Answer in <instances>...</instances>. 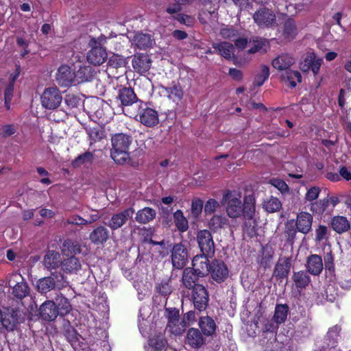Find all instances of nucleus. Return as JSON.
<instances>
[{"label": "nucleus", "mask_w": 351, "mask_h": 351, "mask_svg": "<svg viewBox=\"0 0 351 351\" xmlns=\"http://www.w3.org/2000/svg\"><path fill=\"white\" fill-rule=\"evenodd\" d=\"M223 201L226 204V212L230 218L239 217L242 214L246 219L253 218L255 213V200L253 197H246L243 204L240 192L228 191L223 195Z\"/></svg>", "instance_id": "nucleus-1"}, {"label": "nucleus", "mask_w": 351, "mask_h": 351, "mask_svg": "<svg viewBox=\"0 0 351 351\" xmlns=\"http://www.w3.org/2000/svg\"><path fill=\"white\" fill-rule=\"evenodd\" d=\"M132 138L123 133H117L111 137L110 156L118 164L128 162L130 160L129 152Z\"/></svg>", "instance_id": "nucleus-2"}, {"label": "nucleus", "mask_w": 351, "mask_h": 351, "mask_svg": "<svg viewBox=\"0 0 351 351\" xmlns=\"http://www.w3.org/2000/svg\"><path fill=\"white\" fill-rule=\"evenodd\" d=\"M7 283L12 289V294L19 299H23L29 294V287L23 277L18 272H14L7 277Z\"/></svg>", "instance_id": "nucleus-3"}, {"label": "nucleus", "mask_w": 351, "mask_h": 351, "mask_svg": "<svg viewBox=\"0 0 351 351\" xmlns=\"http://www.w3.org/2000/svg\"><path fill=\"white\" fill-rule=\"evenodd\" d=\"M62 101V96L57 87H49L45 88L40 96V101L43 107L49 110L58 108Z\"/></svg>", "instance_id": "nucleus-4"}, {"label": "nucleus", "mask_w": 351, "mask_h": 351, "mask_svg": "<svg viewBox=\"0 0 351 351\" xmlns=\"http://www.w3.org/2000/svg\"><path fill=\"white\" fill-rule=\"evenodd\" d=\"M197 242L202 253L208 256L215 254V243L210 232L201 230L197 233Z\"/></svg>", "instance_id": "nucleus-5"}, {"label": "nucleus", "mask_w": 351, "mask_h": 351, "mask_svg": "<svg viewBox=\"0 0 351 351\" xmlns=\"http://www.w3.org/2000/svg\"><path fill=\"white\" fill-rule=\"evenodd\" d=\"M138 121L147 127H154L159 123L158 112L147 104H141L138 112Z\"/></svg>", "instance_id": "nucleus-6"}, {"label": "nucleus", "mask_w": 351, "mask_h": 351, "mask_svg": "<svg viewBox=\"0 0 351 351\" xmlns=\"http://www.w3.org/2000/svg\"><path fill=\"white\" fill-rule=\"evenodd\" d=\"M253 19L260 27H269L276 23V14L267 8H261L253 14Z\"/></svg>", "instance_id": "nucleus-7"}, {"label": "nucleus", "mask_w": 351, "mask_h": 351, "mask_svg": "<svg viewBox=\"0 0 351 351\" xmlns=\"http://www.w3.org/2000/svg\"><path fill=\"white\" fill-rule=\"evenodd\" d=\"M56 80L60 86L69 87L76 82L75 73L69 66L61 65L56 73Z\"/></svg>", "instance_id": "nucleus-8"}, {"label": "nucleus", "mask_w": 351, "mask_h": 351, "mask_svg": "<svg viewBox=\"0 0 351 351\" xmlns=\"http://www.w3.org/2000/svg\"><path fill=\"white\" fill-rule=\"evenodd\" d=\"M134 213L132 208H128L118 213L112 215L106 225L112 230H115L122 227L126 222L130 219Z\"/></svg>", "instance_id": "nucleus-9"}, {"label": "nucleus", "mask_w": 351, "mask_h": 351, "mask_svg": "<svg viewBox=\"0 0 351 351\" xmlns=\"http://www.w3.org/2000/svg\"><path fill=\"white\" fill-rule=\"evenodd\" d=\"M192 298L196 309L199 311L206 309L208 302V294L204 286L201 285H195L193 289Z\"/></svg>", "instance_id": "nucleus-10"}, {"label": "nucleus", "mask_w": 351, "mask_h": 351, "mask_svg": "<svg viewBox=\"0 0 351 351\" xmlns=\"http://www.w3.org/2000/svg\"><path fill=\"white\" fill-rule=\"evenodd\" d=\"M213 256L204 254L196 255L192 261L193 267H191L202 277L209 274L210 265L209 264L208 258Z\"/></svg>", "instance_id": "nucleus-11"}, {"label": "nucleus", "mask_w": 351, "mask_h": 351, "mask_svg": "<svg viewBox=\"0 0 351 351\" xmlns=\"http://www.w3.org/2000/svg\"><path fill=\"white\" fill-rule=\"evenodd\" d=\"M187 252L182 243L176 244L171 251V261L173 266L180 269L184 266L187 261Z\"/></svg>", "instance_id": "nucleus-12"}, {"label": "nucleus", "mask_w": 351, "mask_h": 351, "mask_svg": "<svg viewBox=\"0 0 351 351\" xmlns=\"http://www.w3.org/2000/svg\"><path fill=\"white\" fill-rule=\"evenodd\" d=\"M209 274L214 280L221 282L228 277V269L223 262L215 260L210 265Z\"/></svg>", "instance_id": "nucleus-13"}, {"label": "nucleus", "mask_w": 351, "mask_h": 351, "mask_svg": "<svg viewBox=\"0 0 351 351\" xmlns=\"http://www.w3.org/2000/svg\"><path fill=\"white\" fill-rule=\"evenodd\" d=\"M152 60L147 54L138 53L132 59L134 69L140 74L147 73L151 68Z\"/></svg>", "instance_id": "nucleus-14"}, {"label": "nucleus", "mask_w": 351, "mask_h": 351, "mask_svg": "<svg viewBox=\"0 0 351 351\" xmlns=\"http://www.w3.org/2000/svg\"><path fill=\"white\" fill-rule=\"evenodd\" d=\"M313 222L312 215L307 212H300L296 218L295 226L297 230L303 234H307L311 230Z\"/></svg>", "instance_id": "nucleus-15"}, {"label": "nucleus", "mask_w": 351, "mask_h": 351, "mask_svg": "<svg viewBox=\"0 0 351 351\" xmlns=\"http://www.w3.org/2000/svg\"><path fill=\"white\" fill-rule=\"evenodd\" d=\"M132 44L140 49L151 47L154 43L152 36L148 33L137 32L131 38Z\"/></svg>", "instance_id": "nucleus-16"}, {"label": "nucleus", "mask_w": 351, "mask_h": 351, "mask_svg": "<svg viewBox=\"0 0 351 351\" xmlns=\"http://www.w3.org/2000/svg\"><path fill=\"white\" fill-rule=\"evenodd\" d=\"M40 313L42 318L47 321L53 320L60 315L56 303L51 300L45 302L40 306Z\"/></svg>", "instance_id": "nucleus-17"}, {"label": "nucleus", "mask_w": 351, "mask_h": 351, "mask_svg": "<svg viewBox=\"0 0 351 351\" xmlns=\"http://www.w3.org/2000/svg\"><path fill=\"white\" fill-rule=\"evenodd\" d=\"M107 59L106 49L101 47H93L87 54V60L92 64L100 65Z\"/></svg>", "instance_id": "nucleus-18"}, {"label": "nucleus", "mask_w": 351, "mask_h": 351, "mask_svg": "<svg viewBox=\"0 0 351 351\" xmlns=\"http://www.w3.org/2000/svg\"><path fill=\"white\" fill-rule=\"evenodd\" d=\"M291 262L289 258L286 257L280 258L275 266L274 276L282 280L288 276L290 271Z\"/></svg>", "instance_id": "nucleus-19"}, {"label": "nucleus", "mask_w": 351, "mask_h": 351, "mask_svg": "<svg viewBox=\"0 0 351 351\" xmlns=\"http://www.w3.org/2000/svg\"><path fill=\"white\" fill-rule=\"evenodd\" d=\"M308 271L314 276L319 275L323 269V261L321 256L317 254L310 255L306 264Z\"/></svg>", "instance_id": "nucleus-20"}, {"label": "nucleus", "mask_w": 351, "mask_h": 351, "mask_svg": "<svg viewBox=\"0 0 351 351\" xmlns=\"http://www.w3.org/2000/svg\"><path fill=\"white\" fill-rule=\"evenodd\" d=\"M109 238L108 230L103 226H97L89 234V239L95 245L103 244Z\"/></svg>", "instance_id": "nucleus-21"}, {"label": "nucleus", "mask_w": 351, "mask_h": 351, "mask_svg": "<svg viewBox=\"0 0 351 351\" xmlns=\"http://www.w3.org/2000/svg\"><path fill=\"white\" fill-rule=\"evenodd\" d=\"M294 62V58L289 54L284 53L274 58L271 62V64L277 70L287 71Z\"/></svg>", "instance_id": "nucleus-22"}, {"label": "nucleus", "mask_w": 351, "mask_h": 351, "mask_svg": "<svg viewBox=\"0 0 351 351\" xmlns=\"http://www.w3.org/2000/svg\"><path fill=\"white\" fill-rule=\"evenodd\" d=\"M167 341L162 334L154 335L150 338L145 348L146 351H164Z\"/></svg>", "instance_id": "nucleus-23"}, {"label": "nucleus", "mask_w": 351, "mask_h": 351, "mask_svg": "<svg viewBox=\"0 0 351 351\" xmlns=\"http://www.w3.org/2000/svg\"><path fill=\"white\" fill-rule=\"evenodd\" d=\"M304 62L305 64L303 66V69L304 71L311 69L316 75L318 73L319 68L323 63V59L311 53L306 56Z\"/></svg>", "instance_id": "nucleus-24"}, {"label": "nucleus", "mask_w": 351, "mask_h": 351, "mask_svg": "<svg viewBox=\"0 0 351 351\" xmlns=\"http://www.w3.org/2000/svg\"><path fill=\"white\" fill-rule=\"evenodd\" d=\"M186 341L191 347L198 348L204 344V339L198 329L192 328L187 332Z\"/></svg>", "instance_id": "nucleus-25"}, {"label": "nucleus", "mask_w": 351, "mask_h": 351, "mask_svg": "<svg viewBox=\"0 0 351 351\" xmlns=\"http://www.w3.org/2000/svg\"><path fill=\"white\" fill-rule=\"evenodd\" d=\"M199 277L202 276L191 267L185 268L182 274V283L187 289H194V287L197 285L196 282Z\"/></svg>", "instance_id": "nucleus-26"}, {"label": "nucleus", "mask_w": 351, "mask_h": 351, "mask_svg": "<svg viewBox=\"0 0 351 351\" xmlns=\"http://www.w3.org/2000/svg\"><path fill=\"white\" fill-rule=\"evenodd\" d=\"M95 71L92 66L88 65L80 66L76 73L75 80L77 83L88 82L95 76Z\"/></svg>", "instance_id": "nucleus-27"}, {"label": "nucleus", "mask_w": 351, "mask_h": 351, "mask_svg": "<svg viewBox=\"0 0 351 351\" xmlns=\"http://www.w3.org/2000/svg\"><path fill=\"white\" fill-rule=\"evenodd\" d=\"M213 47L224 58L230 60L234 58V47L232 44L228 42L213 43Z\"/></svg>", "instance_id": "nucleus-28"}, {"label": "nucleus", "mask_w": 351, "mask_h": 351, "mask_svg": "<svg viewBox=\"0 0 351 351\" xmlns=\"http://www.w3.org/2000/svg\"><path fill=\"white\" fill-rule=\"evenodd\" d=\"M118 98L123 106L132 105L137 99L133 89L128 87H123L119 89Z\"/></svg>", "instance_id": "nucleus-29"}, {"label": "nucleus", "mask_w": 351, "mask_h": 351, "mask_svg": "<svg viewBox=\"0 0 351 351\" xmlns=\"http://www.w3.org/2000/svg\"><path fill=\"white\" fill-rule=\"evenodd\" d=\"M331 226L332 229L339 234L348 231L350 228V221L344 216L334 217L331 221Z\"/></svg>", "instance_id": "nucleus-30"}, {"label": "nucleus", "mask_w": 351, "mask_h": 351, "mask_svg": "<svg viewBox=\"0 0 351 351\" xmlns=\"http://www.w3.org/2000/svg\"><path fill=\"white\" fill-rule=\"evenodd\" d=\"M162 93L173 101H179L183 97V91L179 84H173L169 87H162Z\"/></svg>", "instance_id": "nucleus-31"}, {"label": "nucleus", "mask_w": 351, "mask_h": 351, "mask_svg": "<svg viewBox=\"0 0 351 351\" xmlns=\"http://www.w3.org/2000/svg\"><path fill=\"white\" fill-rule=\"evenodd\" d=\"M61 267L62 269L66 273H74L81 269V263L77 258L71 256L61 262Z\"/></svg>", "instance_id": "nucleus-32"}, {"label": "nucleus", "mask_w": 351, "mask_h": 351, "mask_svg": "<svg viewBox=\"0 0 351 351\" xmlns=\"http://www.w3.org/2000/svg\"><path fill=\"white\" fill-rule=\"evenodd\" d=\"M60 254L54 250L48 251L43 259V263L48 269H56L60 265Z\"/></svg>", "instance_id": "nucleus-33"}, {"label": "nucleus", "mask_w": 351, "mask_h": 351, "mask_svg": "<svg viewBox=\"0 0 351 351\" xmlns=\"http://www.w3.org/2000/svg\"><path fill=\"white\" fill-rule=\"evenodd\" d=\"M199 326L205 335H212L216 329V325L214 320L208 317H201L199 322Z\"/></svg>", "instance_id": "nucleus-34"}, {"label": "nucleus", "mask_w": 351, "mask_h": 351, "mask_svg": "<svg viewBox=\"0 0 351 351\" xmlns=\"http://www.w3.org/2000/svg\"><path fill=\"white\" fill-rule=\"evenodd\" d=\"M156 216V211L149 208L145 207L138 210L136 215V220L141 223H146L153 220Z\"/></svg>", "instance_id": "nucleus-35"}, {"label": "nucleus", "mask_w": 351, "mask_h": 351, "mask_svg": "<svg viewBox=\"0 0 351 351\" xmlns=\"http://www.w3.org/2000/svg\"><path fill=\"white\" fill-rule=\"evenodd\" d=\"M282 80L289 84L291 87H295L297 83L302 80V75L298 71L287 70L282 75Z\"/></svg>", "instance_id": "nucleus-36"}, {"label": "nucleus", "mask_w": 351, "mask_h": 351, "mask_svg": "<svg viewBox=\"0 0 351 351\" xmlns=\"http://www.w3.org/2000/svg\"><path fill=\"white\" fill-rule=\"evenodd\" d=\"M62 252L65 256H72L81 252L80 245L71 240H65L62 245Z\"/></svg>", "instance_id": "nucleus-37"}, {"label": "nucleus", "mask_w": 351, "mask_h": 351, "mask_svg": "<svg viewBox=\"0 0 351 351\" xmlns=\"http://www.w3.org/2000/svg\"><path fill=\"white\" fill-rule=\"evenodd\" d=\"M298 34V29L295 21L288 19L284 23L283 35L288 40H293Z\"/></svg>", "instance_id": "nucleus-38"}, {"label": "nucleus", "mask_w": 351, "mask_h": 351, "mask_svg": "<svg viewBox=\"0 0 351 351\" xmlns=\"http://www.w3.org/2000/svg\"><path fill=\"white\" fill-rule=\"evenodd\" d=\"M36 286L39 292L47 293L55 288L56 285L54 278L49 276L38 280Z\"/></svg>", "instance_id": "nucleus-39"}, {"label": "nucleus", "mask_w": 351, "mask_h": 351, "mask_svg": "<svg viewBox=\"0 0 351 351\" xmlns=\"http://www.w3.org/2000/svg\"><path fill=\"white\" fill-rule=\"evenodd\" d=\"M289 306L287 304H277L275 308L274 320L278 324L284 323L287 320Z\"/></svg>", "instance_id": "nucleus-40"}, {"label": "nucleus", "mask_w": 351, "mask_h": 351, "mask_svg": "<svg viewBox=\"0 0 351 351\" xmlns=\"http://www.w3.org/2000/svg\"><path fill=\"white\" fill-rule=\"evenodd\" d=\"M54 302L60 315H64L70 313L71 305L67 298L62 295H58Z\"/></svg>", "instance_id": "nucleus-41"}, {"label": "nucleus", "mask_w": 351, "mask_h": 351, "mask_svg": "<svg viewBox=\"0 0 351 351\" xmlns=\"http://www.w3.org/2000/svg\"><path fill=\"white\" fill-rule=\"evenodd\" d=\"M293 280L295 286L300 289H304L310 282L309 276L304 271L295 272L293 275Z\"/></svg>", "instance_id": "nucleus-42"}, {"label": "nucleus", "mask_w": 351, "mask_h": 351, "mask_svg": "<svg viewBox=\"0 0 351 351\" xmlns=\"http://www.w3.org/2000/svg\"><path fill=\"white\" fill-rule=\"evenodd\" d=\"M263 208L268 213L278 212L282 208V203L279 199L271 196L264 201Z\"/></svg>", "instance_id": "nucleus-43"}, {"label": "nucleus", "mask_w": 351, "mask_h": 351, "mask_svg": "<svg viewBox=\"0 0 351 351\" xmlns=\"http://www.w3.org/2000/svg\"><path fill=\"white\" fill-rule=\"evenodd\" d=\"M93 160V154L90 152H86L78 156L74 160H73L71 165L74 168H78L83 165L91 164Z\"/></svg>", "instance_id": "nucleus-44"}, {"label": "nucleus", "mask_w": 351, "mask_h": 351, "mask_svg": "<svg viewBox=\"0 0 351 351\" xmlns=\"http://www.w3.org/2000/svg\"><path fill=\"white\" fill-rule=\"evenodd\" d=\"M268 45L266 39L262 38H254L250 40V48L248 49L249 53H255L264 49V47Z\"/></svg>", "instance_id": "nucleus-45"}, {"label": "nucleus", "mask_w": 351, "mask_h": 351, "mask_svg": "<svg viewBox=\"0 0 351 351\" xmlns=\"http://www.w3.org/2000/svg\"><path fill=\"white\" fill-rule=\"evenodd\" d=\"M173 218L175 224L180 231L184 232L188 229V221L180 210H178L174 213Z\"/></svg>", "instance_id": "nucleus-46"}, {"label": "nucleus", "mask_w": 351, "mask_h": 351, "mask_svg": "<svg viewBox=\"0 0 351 351\" xmlns=\"http://www.w3.org/2000/svg\"><path fill=\"white\" fill-rule=\"evenodd\" d=\"M228 219L221 215H214L209 221V226L215 231L224 228L228 225Z\"/></svg>", "instance_id": "nucleus-47"}, {"label": "nucleus", "mask_w": 351, "mask_h": 351, "mask_svg": "<svg viewBox=\"0 0 351 351\" xmlns=\"http://www.w3.org/2000/svg\"><path fill=\"white\" fill-rule=\"evenodd\" d=\"M220 36L224 39H234L239 36L238 31L232 26L223 25L219 31Z\"/></svg>", "instance_id": "nucleus-48"}, {"label": "nucleus", "mask_w": 351, "mask_h": 351, "mask_svg": "<svg viewBox=\"0 0 351 351\" xmlns=\"http://www.w3.org/2000/svg\"><path fill=\"white\" fill-rule=\"evenodd\" d=\"M269 75V69L266 65H263L261 67V73H258L254 80V84L257 86H262Z\"/></svg>", "instance_id": "nucleus-49"}, {"label": "nucleus", "mask_w": 351, "mask_h": 351, "mask_svg": "<svg viewBox=\"0 0 351 351\" xmlns=\"http://www.w3.org/2000/svg\"><path fill=\"white\" fill-rule=\"evenodd\" d=\"M126 64V58L118 54H113L108 60L109 66L112 68L124 67Z\"/></svg>", "instance_id": "nucleus-50"}, {"label": "nucleus", "mask_w": 351, "mask_h": 351, "mask_svg": "<svg viewBox=\"0 0 351 351\" xmlns=\"http://www.w3.org/2000/svg\"><path fill=\"white\" fill-rule=\"evenodd\" d=\"M16 322V319L10 313H2V319H1V326H3L7 330H12Z\"/></svg>", "instance_id": "nucleus-51"}, {"label": "nucleus", "mask_w": 351, "mask_h": 351, "mask_svg": "<svg viewBox=\"0 0 351 351\" xmlns=\"http://www.w3.org/2000/svg\"><path fill=\"white\" fill-rule=\"evenodd\" d=\"M167 317L169 319L168 326L170 328L171 332L173 333H179L180 332L177 331V330H173V326H176V323L179 322L178 312L175 309L169 311Z\"/></svg>", "instance_id": "nucleus-52"}, {"label": "nucleus", "mask_w": 351, "mask_h": 351, "mask_svg": "<svg viewBox=\"0 0 351 351\" xmlns=\"http://www.w3.org/2000/svg\"><path fill=\"white\" fill-rule=\"evenodd\" d=\"M87 132L93 142L100 141L104 138V132L99 128H90L87 130Z\"/></svg>", "instance_id": "nucleus-53"}, {"label": "nucleus", "mask_w": 351, "mask_h": 351, "mask_svg": "<svg viewBox=\"0 0 351 351\" xmlns=\"http://www.w3.org/2000/svg\"><path fill=\"white\" fill-rule=\"evenodd\" d=\"M204 206L203 201L199 199L193 200L191 204V213L194 217H197L202 213Z\"/></svg>", "instance_id": "nucleus-54"}, {"label": "nucleus", "mask_w": 351, "mask_h": 351, "mask_svg": "<svg viewBox=\"0 0 351 351\" xmlns=\"http://www.w3.org/2000/svg\"><path fill=\"white\" fill-rule=\"evenodd\" d=\"M158 291L162 295L166 296L171 293V286L169 280H164L156 285Z\"/></svg>", "instance_id": "nucleus-55"}, {"label": "nucleus", "mask_w": 351, "mask_h": 351, "mask_svg": "<svg viewBox=\"0 0 351 351\" xmlns=\"http://www.w3.org/2000/svg\"><path fill=\"white\" fill-rule=\"evenodd\" d=\"M219 206V204L214 199H209L204 205V213L206 215L213 213Z\"/></svg>", "instance_id": "nucleus-56"}, {"label": "nucleus", "mask_w": 351, "mask_h": 351, "mask_svg": "<svg viewBox=\"0 0 351 351\" xmlns=\"http://www.w3.org/2000/svg\"><path fill=\"white\" fill-rule=\"evenodd\" d=\"M270 183L281 193H285L289 191L288 185L281 179L273 178L270 180Z\"/></svg>", "instance_id": "nucleus-57"}, {"label": "nucleus", "mask_w": 351, "mask_h": 351, "mask_svg": "<svg viewBox=\"0 0 351 351\" xmlns=\"http://www.w3.org/2000/svg\"><path fill=\"white\" fill-rule=\"evenodd\" d=\"M340 332V328L338 326H335L330 328L327 333V339L333 345L337 341V337Z\"/></svg>", "instance_id": "nucleus-58"}, {"label": "nucleus", "mask_w": 351, "mask_h": 351, "mask_svg": "<svg viewBox=\"0 0 351 351\" xmlns=\"http://www.w3.org/2000/svg\"><path fill=\"white\" fill-rule=\"evenodd\" d=\"M14 85L12 83H9L4 90L5 104L8 109L10 108L9 103L11 101L13 95Z\"/></svg>", "instance_id": "nucleus-59"}, {"label": "nucleus", "mask_w": 351, "mask_h": 351, "mask_svg": "<svg viewBox=\"0 0 351 351\" xmlns=\"http://www.w3.org/2000/svg\"><path fill=\"white\" fill-rule=\"evenodd\" d=\"M320 191V189L317 186H313L310 188L306 193V199L309 202L316 199L319 195Z\"/></svg>", "instance_id": "nucleus-60"}, {"label": "nucleus", "mask_w": 351, "mask_h": 351, "mask_svg": "<svg viewBox=\"0 0 351 351\" xmlns=\"http://www.w3.org/2000/svg\"><path fill=\"white\" fill-rule=\"evenodd\" d=\"M66 223L68 224L76 225V226L87 225L86 219L81 217L79 215L70 216L66 219Z\"/></svg>", "instance_id": "nucleus-61"}, {"label": "nucleus", "mask_w": 351, "mask_h": 351, "mask_svg": "<svg viewBox=\"0 0 351 351\" xmlns=\"http://www.w3.org/2000/svg\"><path fill=\"white\" fill-rule=\"evenodd\" d=\"M327 228L324 226H319L315 230V240L321 241L324 239L327 234Z\"/></svg>", "instance_id": "nucleus-62"}, {"label": "nucleus", "mask_w": 351, "mask_h": 351, "mask_svg": "<svg viewBox=\"0 0 351 351\" xmlns=\"http://www.w3.org/2000/svg\"><path fill=\"white\" fill-rule=\"evenodd\" d=\"M16 131L14 125H5L2 126L1 134L3 137H8L14 134Z\"/></svg>", "instance_id": "nucleus-63"}, {"label": "nucleus", "mask_w": 351, "mask_h": 351, "mask_svg": "<svg viewBox=\"0 0 351 351\" xmlns=\"http://www.w3.org/2000/svg\"><path fill=\"white\" fill-rule=\"evenodd\" d=\"M310 210L317 214H322L324 212L320 201L311 203Z\"/></svg>", "instance_id": "nucleus-64"}]
</instances>
